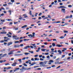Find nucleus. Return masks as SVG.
Instances as JSON below:
<instances>
[{
	"label": "nucleus",
	"mask_w": 73,
	"mask_h": 73,
	"mask_svg": "<svg viewBox=\"0 0 73 73\" xmlns=\"http://www.w3.org/2000/svg\"><path fill=\"white\" fill-rule=\"evenodd\" d=\"M29 53H33V51H29Z\"/></svg>",
	"instance_id": "nucleus-34"
},
{
	"label": "nucleus",
	"mask_w": 73,
	"mask_h": 73,
	"mask_svg": "<svg viewBox=\"0 0 73 73\" xmlns=\"http://www.w3.org/2000/svg\"><path fill=\"white\" fill-rule=\"evenodd\" d=\"M14 46L15 48H17L20 47V45H19V44H17L14 45Z\"/></svg>",
	"instance_id": "nucleus-4"
},
{
	"label": "nucleus",
	"mask_w": 73,
	"mask_h": 73,
	"mask_svg": "<svg viewBox=\"0 0 73 73\" xmlns=\"http://www.w3.org/2000/svg\"><path fill=\"white\" fill-rule=\"evenodd\" d=\"M20 46L21 47L23 46H24V45H23V44H21L20 45Z\"/></svg>",
	"instance_id": "nucleus-54"
},
{
	"label": "nucleus",
	"mask_w": 73,
	"mask_h": 73,
	"mask_svg": "<svg viewBox=\"0 0 73 73\" xmlns=\"http://www.w3.org/2000/svg\"><path fill=\"white\" fill-rule=\"evenodd\" d=\"M38 56V54L36 55L35 56V57H37Z\"/></svg>",
	"instance_id": "nucleus-60"
},
{
	"label": "nucleus",
	"mask_w": 73,
	"mask_h": 73,
	"mask_svg": "<svg viewBox=\"0 0 73 73\" xmlns=\"http://www.w3.org/2000/svg\"><path fill=\"white\" fill-rule=\"evenodd\" d=\"M68 8H72V6L71 5H68Z\"/></svg>",
	"instance_id": "nucleus-28"
},
{
	"label": "nucleus",
	"mask_w": 73,
	"mask_h": 73,
	"mask_svg": "<svg viewBox=\"0 0 73 73\" xmlns=\"http://www.w3.org/2000/svg\"><path fill=\"white\" fill-rule=\"evenodd\" d=\"M35 61H39V58H35Z\"/></svg>",
	"instance_id": "nucleus-14"
},
{
	"label": "nucleus",
	"mask_w": 73,
	"mask_h": 73,
	"mask_svg": "<svg viewBox=\"0 0 73 73\" xmlns=\"http://www.w3.org/2000/svg\"><path fill=\"white\" fill-rule=\"evenodd\" d=\"M58 8H66V7L64 6H61L59 7H58Z\"/></svg>",
	"instance_id": "nucleus-5"
},
{
	"label": "nucleus",
	"mask_w": 73,
	"mask_h": 73,
	"mask_svg": "<svg viewBox=\"0 0 73 73\" xmlns=\"http://www.w3.org/2000/svg\"><path fill=\"white\" fill-rule=\"evenodd\" d=\"M27 48H28V46L25 47L24 48V49H27Z\"/></svg>",
	"instance_id": "nucleus-32"
},
{
	"label": "nucleus",
	"mask_w": 73,
	"mask_h": 73,
	"mask_svg": "<svg viewBox=\"0 0 73 73\" xmlns=\"http://www.w3.org/2000/svg\"><path fill=\"white\" fill-rule=\"evenodd\" d=\"M64 69H61L60 70V72H61L62 71H64Z\"/></svg>",
	"instance_id": "nucleus-51"
},
{
	"label": "nucleus",
	"mask_w": 73,
	"mask_h": 73,
	"mask_svg": "<svg viewBox=\"0 0 73 73\" xmlns=\"http://www.w3.org/2000/svg\"><path fill=\"white\" fill-rule=\"evenodd\" d=\"M27 27V25H25L23 26H22L21 27V28H25V27Z\"/></svg>",
	"instance_id": "nucleus-11"
},
{
	"label": "nucleus",
	"mask_w": 73,
	"mask_h": 73,
	"mask_svg": "<svg viewBox=\"0 0 73 73\" xmlns=\"http://www.w3.org/2000/svg\"><path fill=\"white\" fill-rule=\"evenodd\" d=\"M35 33H33V35H32V37H34L35 36Z\"/></svg>",
	"instance_id": "nucleus-16"
},
{
	"label": "nucleus",
	"mask_w": 73,
	"mask_h": 73,
	"mask_svg": "<svg viewBox=\"0 0 73 73\" xmlns=\"http://www.w3.org/2000/svg\"><path fill=\"white\" fill-rule=\"evenodd\" d=\"M7 54H4L1 57H5V56H7Z\"/></svg>",
	"instance_id": "nucleus-29"
},
{
	"label": "nucleus",
	"mask_w": 73,
	"mask_h": 73,
	"mask_svg": "<svg viewBox=\"0 0 73 73\" xmlns=\"http://www.w3.org/2000/svg\"><path fill=\"white\" fill-rule=\"evenodd\" d=\"M42 58H43V59H44L45 58V56H42Z\"/></svg>",
	"instance_id": "nucleus-45"
},
{
	"label": "nucleus",
	"mask_w": 73,
	"mask_h": 73,
	"mask_svg": "<svg viewBox=\"0 0 73 73\" xmlns=\"http://www.w3.org/2000/svg\"><path fill=\"white\" fill-rule=\"evenodd\" d=\"M42 15V13H40L39 14H38V16H41V15Z\"/></svg>",
	"instance_id": "nucleus-59"
},
{
	"label": "nucleus",
	"mask_w": 73,
	"mask_h": 73,
	"mask_svg": "<svg viewBox=\"0 0 73 73\" xmlns=\"http://www.w3.org/2000/svg\"><path fill=\"white\" fill-rule=\"evenodd\" d=\"M70 18V16H67L65 17V19H69Z\"/></svg>",
	"instance_id": "nucleus-18"
},
{
	"label": "nucleus",
	"mask_w": 73,
	"mask_h": 73,
	"mask_svg": "<svg viewBox=\"0 0 73 73\" xmlns=\"http://www.w3.org/2000/svg\"><path fill=\"white\" fill-rule=\"evenodd\" d=\"M36 64V63L34 62L33 63L31 64L30 65V66H33V65H34L35 64Z\"/></svg>",
	"instance_id": "nucleus-7"
},
{
	"label": "nucleus",
	"mask_w": 73,
	"mask_h": 73,
	"mask_svg": "<svg viewBox=\"0 0 73 73\" xmlns=\"http://www.w3.org/2000/svg\"><path fill=\"white\" fill-rule=\"evenodd\" d=\"M43 35H44L45 37L48 36V35L47 34H43Z\"/></svg>",
	"instance_id": "nucleus-38"
},
{
	"label": "nucleus",
	"mask_w": 73,
	"mask_h": 73,
	"mask_svg": "<svg viewBox=\"0 0 73 73\" xmlns=\"http://www.w3.org/2000/svg\"><path fill=\"white\" fill-rule=\"evenodd\" d=\"M63 32H64V33H68V31H63Z\"/></svg>",
	"instance_id": "nucleus-37"
},
{
	"label": "nucleus",
	"mask_w": 73,
	"mask_h": 73,
	"mask_svg": "<svg viewBox=\"0 0 73 73\" xmlns=\"http://www.w3.org/2000/svg\"><path fill=\"white\" fill-rule=\"evenodd\" d=\"M42 57V55H41L39 56V58H41V57Z\"/></svg>",
	"instance_id": "nucleus-42"
},
{
	"label": "nucleus",
	"mask_w": 73,
	"mask_h": 73,
	"mask_svg": "<svg viewBox=\"0 0 73 73\" xmlns=\"http://www.w3.org/2000/svg\"><path fill=\"white\" fill-rule=\"evenodd\" d=\"M23 65H24V66H27V64H25V63H23Z\"/></svg>",
	"instance_id": "nucleus-26"
},
{
	"label": "nucleus",
	"mask_w": 73,
	"mask_h": 73,
	"mask_svg": "<svg viewBox=\"0 0 73 73\" xmlns=\"http://www.w3.org/2000/svg\"><path fill=\"white\" fill-rule=\"evenodd\" d=\"M40 49H41V48H40V47H39L38 48V50H36V52H39V50H40Z\"/></svg>",
	"instance_id": "nucleus-10"
},
{
	"label": "nucleus",
	"mask_w": 73,
	"mask_h": 73,
	"mask_svg": "<svg viewBox=\"0 0 73 73\" xmlns=\"http://www.w3.org/2000/svg\"><path fill=\"white\" fill-rule=\"evenodd\" d=\"M72 15H70V19H71V18H72Z\"/></svg>",
	"instance_id": "nucleus-64"
},
{
	"label": "nucleus",
	"mask_w": 73,
	"mask_h": 73,
	"mask_svg": "<svg viewBox=\"0 0 73 73\" xmlns=\"http://www.w3.org/2000/svg\"><path fill=\"white\" fill-rule=\"evenodd\" d=\"M47 50V49H42L41 50L42 52H45V50Z\"/></svg>",
	"instance_id": "nucleus-12"
},
{
	"label": "nucleus",
	"mask_w": 73,
	"mask_h": 73,
	"mask_svg": "<svg viewBox=\"0 0 73 73\" xmlns=\"http://www.w3.org/2000/svg\"><path fill=\"white\" fill-rule=\"evenodd\" d=\"M58 62H55V64H58Z\"/></svg>",
	"instance_id": "nucleus-55"
},
{
	"label": "nucleus",
	"mask_w": 73,
	"mask_h": 73,
	"mask_svg": "<svg viewBox=\"0 0 73 73\" xmlns=\"http://www.w3.org/2000/svg\"><path fill=\"white\" fill-rule=\"evenodd\" d=\"M61 11L63 13H65V12H66V11H65V9H62Z\"/></svg>",
	"instance_id": "nucleus-2"
},
{
	"label": "nucleus",
	"mask_w": 73,
	"mask_h": 73,
	"mask_svg": "<svg viewBox=\"0 0 73 73\" xmlns=\"http://www.w3.org/2000/svg\"><path fill=\"white\" fill-rule=\"evenodd\" d=\"M45 54V55H48V54H49V53H46Z\"/></svg>",
	"instance_id": "nucleus-61"
},
{
	"label": "nucleus",
	"mask_w": 73,
	"mask_h": 73,
	"mask_svg": "<svg viewBox=\"0 0 73 73\" xmlns=\"http://www.w3.org/2000/svg\"><path fill=\"white\" fill-rule=\"evenodd\" d=\"M1 21H2V22H5V19H4L3 20H1Z\"/></svg>",
	"instance_id": "nucleus-40"
},
{
	"label": "nucleus",
	"mask_w": 73,
	"mask_h": 73,
	"mask_svg": "<svg viewBox=\"0 0 73 73\" xmlns=\"http://www.w3.org/2000/svg\"><path fill=\"white\" fill-rule=\"evenodd\" d=\"M40 61H44V59L42 58H40Z\"/></svg>",
	"instance_id": "nucleus-43"
},
{
	"label": "nucleus",
	"mask_w": 73,
	"mask_h": 73,
	"mask_svg": "<svg viewBox=\"0 0 73 73\" xmlns=\"http://www.w3.org/2000/svg\"><path fill=\"white\" fill-rule=\"evenodd\" d=\"M12 42H10L7 43V46H9L10 45H12Z\"/></svg>",
	"instance_id": "nucleus-6"
},
{
	"label": "nucleus",
	"mask_w": 73,
	"mask_h": 73,
	"mask_svg": "<svg viewBox=\"0 0 73 73\" xmlns=\"http://www.w3.org/2000/svg\"><path fill=\"white\" fill-rule=\"evenodd\" d=\"M57 0H55L54 1V2L55 3L54 4L55 5H57Z\"/></svg>",
	"instance_id": "nucleus-15"
},
{
	"label": "nucleus",
	"mask_w": 73,
	"mask_h": 73,
	"mask_svg": "<svg viewBox=\"0 0 73 73\" xmlns=\"http://www.w3.org/2000/svg\"><path fill=\"white\" fill-rule=\"evenodd\" d=\"M54 4V3L53 2L51 3V5H53V4Z\"/></svg>",
	"instance_id": "nucleus-62"
},
{
	"label": "nucleus",
	"mask_w": 73,
	"mask_h": 73,
	"mask_svg": "<svg viewBox=\"0 0 73 73\" xmlns=\"http://www.w3.org/2000/svg\"><path fill=\"white\" fill-rule=\"evenodd\" d=\"M44 45H47V44H48V43L46 42H44Z\"/></svg>",
	"instance_id": "nucleus-58"
},
{
	"label": "nucleus",
	"mask_w": 73,
	"mask_h": 73,
	"mask_svg": "<svg viewBox=\"0 0 73 73\" xmlns=\"http://www.w3.org/2000/svg\"><path fill=\"white\" fill-rule=\"evenodd\" d=\"M11 1L12 3H14L15 2V0H11Z\"/></svg>",
	"instance_id": "nucleus-36"
},
{
	"label": "nucleus",
	"mask_w": 73,
	"mask_h": 73,
	"mask_svg": "<svg viewBox=\"0 0 73 73\" xmlns=\"http://www.w3.org/2000/svg\"><path fill=\"white\" fill-rule=\"evenodd\" d=\"M31 45H33L34 48H36V44H31Z\"/></svg>",
	"instance_id": "nucleus-8"
},
{
	"label": "nucleus",
	"mask_w": 73,
	"mask_h": 73,
	"mask_svg": "<svg viewBox=\"0 0 73 73\" xmlns=\"http://www.w3.org/2000/svg\"><path fill=\"white\" fill-rule=\"evenodd\" d=\"M35 14L36 15H35V17H36V16H37V15H38V13H35Z\"/></svg>",
	"instance_id": "nucleus-41"
},
{
	"label": "nucleus",
	"mask_w": 73,
	"mask_h": 73,
	"mask_svg": "<svg viewBox=\"0 0 73 73\" xmlns=\"http://www.w3.org/2000/svg\"><path fill=\"white\" fill-rule=\"evenodd\" d=\"M13 4V3H11V2H9L8 3V4L9 5H11V4Z\"/></svg>",
	"instance_id": "nucleus-57"
},
{
	"label": "nucleus",
	"mask_w": 73,
	"mask_h": 73,
	"mask_svg": "<svg viewBox=\"0 0 73 73\" xmlns=\"http://www.w3.org/2000/svg\"><path fill=\"white\" fill-rule=\"evenodd\" d=\"M44 63L43 62H41L40 63H39V64H40V66H42V65H44Z\"/></svg>",
	"instance_id": "nucleus-9"
},
{
	"label": "nucleus",
	"mask_w": 73,
	"mask_h": 73,
	"mask_svg": "<svg viewBox=\"0 0 73 73\" xmlns=\"http://www.w3.org/2000/svg\"><path fill=\"white\" fill-rule=\"evenodd\" d=\"M58 52L59 53V54H61L62 53V52L60 50H58Z\"/></svg>",
	"instance_id": "nucleus-17"
},
{
	"label": "nucleus",
	"mask_w": 73,
	"mask_h": 73,
	"mask_svg": "<svg viewBox=\"0 0 73 73\" xmlns=\"http://www.w3.org/2000/svg\"><path fill=\"white\" fill-rule=\"evenodd\" d=\"M17 37V36H16L14 35V36H13V38H15V37Z\"/></svg>",
	"instance_id": "nucleus-52"
},
{
	"label": "nucleus",
	"mask_w": 73,
	"mask_h": 73,
	"mask_svg": "<svg viewBox=\"0 0 73 73\" xmlns=\"http://www.w3.org/2000/svg\"><path fill=\"white\" fill-rule=\"evenodd\" d=\"M16 64H17V63H16V62L13 63V64H12V66H16Z\"/></svg>",
	"instance_id": "nucleus-3"
},
{
	"label": "nucleus",
	"mask_w": 73,
	"mask_h": 73,
	"mask_svg": "<svg viewBox=\"0 0 73 73\" xmlns=\"http://www.w3.org/2000/svg\"><path fill=\"white\" fill-rule=\"evenodd\" d=\"M52 45L53 46H56V44H55V43H53L52 44Z\"/></svg>",
	"instance_id": "nucleus-23"
},
{
	"label": "nucleus",
	"mask_w": 73,
	"mask_h": 73,
	"mask_svg": "<svg viewBox=\"0 0 73 73\" xmlns=\"http://www.w3.org/2000/svg\"><path fill=\"white\" fill-rule=\"evenodd\" d=\"M43 65H42V66H43V67H44V66H48L47 65H45V64H43Z\"/></svg>",
	"instance_id": "nucleus-31"
},
{
	"label": "nucleus",
	"mask_w": 73,
	"mask_h": 73,
	"mask_svg": "<svg viewBox=\"0 0 73 73\" xmlns=\"http://www.w3.org/2000/svg\"><path fill=\"white\" fill-rule=\"evenodd\" d=\"M4 15V13L1 14H0V16H3Z\"/></svg>",
	"instance_id": "nucleus-46"
},
{
	"label": "nucleus",
	"mask_w": 73,
	"mask_h": 73,
	"mask_svg": "<svg viewBox=\"0 0 73 73\" xmlns=\"http://www.w3.org/2000/svg\"><path fill=\"white\" fill-rule=\"evenodd\" d=\"M31 61H35V60H34V58H32L31 59Z\"/></svg>",
	"instance_id": "nucleus-63"
},
{
	"label": "nucleus",
	"mask_w": 73,
	"mask_h": 73,
	"mask_svg": "<svg viewBox=\"0 0 73 73\" xmlns=\"http://www.w3.org/2000/svg\"><path fill=\"white\" fill-rule=\"evenodd\" d=\"M1 34H7V32H1Z\"/></svg>",
	"instance_id": "nucleus-22"
},
{
	"label": "nucleus",
	"mask_w": 73,
	"mask_h": 73,
	"mask_svg": "<svg viewBox=\"0 0 73 73\" xmlns=\"http://www.w3.org/2000/svg\"><path fill=\"white\" fill-rule=\"evenodd\" d=\"M64 38V37L63 36H61L59 38H60L61 39H62Z\"/></svg>",
	"instance_id": "nucleus-30"
},
{
	"label": "nucleus",
	"mask_w": 73,
	"mask_h": 73,
	"mask_svg": "<svg viewBox=\"0 0 73 73\" xmlns=\"http://www.w3.org/2000/svg\"><path fill=\"white\" fill-rule=\"evenodd\" d=\"M51 68V67H48L46 68V69H50Z\"/></svg>",
	"instance_id": "nucleus-49"
},
{
	"label": "nucleus",
	"mask_w": 73,
	"mask_h": 73,
	"mask_svg": "<svg viewBox=\"0 0 73 73\" xmlns=\"http://www.w3.org/2000/svg\"><path fill=\"white\" fill-rule=\"evenodd\" d=\"M30 48H31L32 49H33L34 48V47H33V46H31Z\"/></svg>",
	"instance_id": "nucleus-53"
},
{
	"label": "nucleus",
	"mask_w": 73,
	"mask_h": 73,
	"mask_svg": "<svg viewBox=\"0 0 73 73\" xmlns=\"http://www.w3.org/2000/svg\"><path fill=\"white\" fill-rule=\"evenodd\" d=\"M48 18H51V17L50 16V15H48Z\"/></svg>",
	"instance_id": "nucleus-50"
},
{
	"label": "nucleus",
	"mask_w": 73,
	"mask_h": 73,
	"mask_svg": "<svg viewBox=\"0 0 73 73\" xmlns=\"http://www.w3.org/2000/svg\"><path fill=\"white\" fill-rule=\"evenodd\" d=\"M22 68H23V69H24V70H28V69H27V68H25L24 66Z\"/></svg>",
	"instance_id": "nucleus-20"
},
{
	"label": "nucleus",
	"mask_w": 73,
	"mask_h": 73,
	"mask_svg": "<svg viewBox=\"0 0 73 73\" xmlns=\"http://www.w3.org/2000/svg\"><path fill=\"white\" fill-rule=\"evenodd\" d=\"M10 65V64H9V63H7L6 64H5V65L6 66V65Z\"/></svg>",
	"instance_id": "nucleus-56"
},
{
	"label": "nucleus",
	"mask_w": 73,
	"mask_h": 73,
	"mask_svg": "<svg viewBox=\"0 0 73 73\" xmlns=\"http://www.w3.org/2000/svg\"><path fill=\"white\" fill-rule=\"evenodd\" d=\"M5 50L4 49H2V50H1V52H3V51H5Z\"/></svg>",
	"instance_id": "nucleus-33"
},
{
	"label": "nucleus",
	"mask_w": 73,
	"mask_h": 73,
	"mask_svg": "<svg viewBox=\"0 0 73 73\" xmlns=\"http://www.w3.org/2000/svg\"><path fill=\"white\" fill-rule=\"evenodd\" d=\"M18 61L19 62H22L21 61V59H19Z\"/></svg>",
	"instance_id": "nucleus-35"
},
{
	"label": "nucleus",
	"mask_w": 73,
	"mask_h": 73,
	"mask_svg": "<svg viewBox=\"0 0 73 73\" xmlns=\"http://www.w3.org/2000/svg\"><path fill=\"white\" fill-rule=\"evenodd\" d=\"M32 34L28 35V36L29 37V38H32Z\"/></svg>",
	"instance_id": "nucleus-19"
},
{
	"label": "nucleus",
	"mask_w": 73,
	"mask_h": 73,
	"mask_svg": "<svg viewBox=\"0 0 73 73\" xmlns=\"http://www.w3.org/2000/svg\"><path fill=\"white\" fill-rule=\"evenodd\" d=\"M36 69L37 70H41V68H37L36 69Z\"/></svg>",
	"instance_id": "nucleus-47"
},
{
	"label": "nucleus",
	"mask_w": 73,
	"mask_h": 73,
	"mask_svg": "<svg viewBox=\"0 0 73 73\" xmlns=\"http://www.w3.org/2000/svg\"><path fill=\"white\" fill-rule=\"evenodd\" d=\"M2 9L4 10V11H5V9H4V7H1V8L0 9V12H1Z\"/></svg>",
	"instance_id": "nucleus-13"
},
{
	"label": "nucleus",
	"mask_w": 73,
	"mask_h": 73,
	"mask_svg": "<svg viewBox=\"0 0 73 73\" xmlns=\"http://www.w3.org/2000/svg\"><path fill=\"white\" fill-rule=\"evenodd\" d=\"M48 62V61L45 60L44 61V62H43V64H44L45 65H46V63H47Z\"/></svg>",
	"instance_id": "nucleus-21"
},
{
	"label": "nucleus",
	"mask_w": 73,
	"mask_h": 73,
	"mask_svg": "<svg viewBox=\"0 0 73 73\" xmlns=\"http://www.w3.org/2000/svg\"><path fill=\"white\" fill-rule=\"evenodd\" d=\"M53 41H56V42H57V40L56 39H53Z\"/></svg>",
	"instance_id": "nucleus-39"
},
{
	"label": "nucleus",
	"mask_w": 73,
	"mask_h": 73,
	"mask_svg": "<svg viewBox=\"0 0 73 73\" xmlns=\"http://www.w3.org/2000/svg\"><path fill=\"white\" fill-rule=\"evenodd\" d=\"M14 51H15L14 50L11 51L10 52L8 53V54H9V55H11V54H13V52Z\"/></svg>",
	"instance_id": "nucleus-1"
},
{
	"label": "nucleus",
	"mask_w": 73,
	"mask_h": 73,
	"mask_svg": "<svg viewBox=\"0 0 73 73\" xmlns=\"http://www.w3.org/2000/svg\"><path fill=\"white\" fill-rule=\"evenodd\" d=\"M53 60H50L48 62H53Z\"/></svg>",
	"instance_id": "nucleus-25"
},
{
	"label": "nucleus",
	"mask_w": 73,
	"mask_h": 73,
	"mask_svg": "<svg viewBox=\"0 0 73 73\" xmlns=\"http://www.w3.org/2000/svg\"><path fill=\"white\" fill-rule=\"evenodd\" d=\"M19 38H13V39H15V40H18V39Z\"/></svg>",
	"instance_id": "nucleus-44"
},
{
	"label": "nucleus",
	"mask_w": 73,
	"mask_h": 73,
	"mask_svg": "<svg viewBox=\"0 0 73 73\" xmlns=\"http://www.w3.org/2000/svg\"><path fill=\"white\" fill-rule=\"evenodd\" d=\"M19 41H16L15 42V43H19Z\"/></svg>",
	"instance_id": "nucleus-48"
},
{
	"label": "nucleus",
	"mask_w": 73,
	"mask_h": 73,
	"mask_svg": "<svg viewBox=\"0 0 73 73\" xmlns=\"http://www.w3.org/2000/svg\"><path fill=\"white\" fill-rule=\"evenodd\" d=\"M56 46H58L59 47H61V45H60V44H57Z\"/></svg>",
	"instance_id": "nucleus-27"
},
{
	"label": "nucleus",
	"mask_w": 73,
	"mask_h": 73,
	"mask_svg": "<svg viewBox=\"0 0 73 73\" xmlns=\"http://www.w3.org/2000/svg\"><path fill=\"white\" fill-rule=\"evenodd\" d=\"M29 14H30L31 16H32V11H30L29 12Z\"/></svg>",
	"instance_id": "nucleus-24"
}]
</instances>
